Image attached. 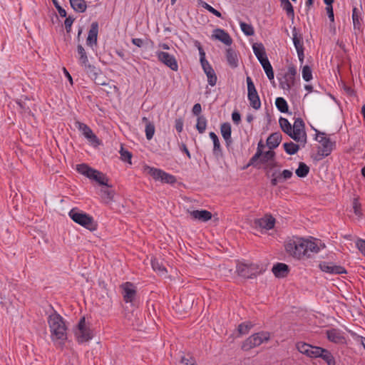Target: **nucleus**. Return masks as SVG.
I'll return each instance as SVG.
<instances>
[{
  "label": "nucleus",
  "mask_w": 365,
  "mask_h": 365,
  "mask_svg": "<svg viewBox=\"0 0 365 365\" xmlns=\"http://www.w3.org/2000/svg\"><path fill=\"white\" fill-rule=\"evenodd\" d=\"M325 245L320 241L309 240L300 237H294L288 240L285 245L286 251L295 258L310 257L318 253Z\"/></svg>",
  "instance_id": "1"
},
{
  "label": "nucleus",
  "mask_w": 365,
  "mask_h": 365,
  "mask_svg": "<svg viewBox=\"0 0 365 365\" xmlns=\"http://www.w3.org/2000/svg\"><path fill=\"white\" fill-rule=\"evenodd\" d=\"M52 341L63 345L67 339V327L63 318L56 312L48 317Z\"/></svg>",
  "instance_id": "2"
},
{
  "label": "nucleus",
  "mask_w": 365,
  "mask_h": 365,
  "mask_svg": "<svg viewBox=\"0 0 365 365\" xmlns=\"http://www.w3.org/2000/svg\"><path fill=\"white\" fill-rule=\"evenodd\" d=\"M68 216L78 225L85 228L93 231L97 228V224L89 215L80 211L78 208H73L68 212Z\"/></svg>",
  "instance_id": "3"
},
{
  "label": "nucleus",
  "mask_w": 365,
  "mask_h": 365,
  "mask_svg": "<svg viewBox=\"0 0 365 365\" xmlns=\"http://www.w3.org/2000/svg\"><path fill=\"white\" fill-rule=\"evenodd\" d=\"M270 334L267 331H261L252 334L248 337L242 344V349L248 351L251 349L261 345L263 342L269 341Z\"/></svg>",
  "instance_id": "4"
},
{
  "label": "nucleus",
  "mask_w": 365,
  "mask_h": 365,
  "mask_svg": "<svg viewBox=\"0 0 365 365\" xmlns=\"http://www.w3.org/2000/svg\"><path fill=\"white\" fill-rule=\"evenodd\" d=\"M195 45L197 46V47L198 48L200 56L201 66L203 68L204 72L205 73V74L207 76L208 83L211 86H215V84L217 83V76L215 73V71L211 67V66L210 65L208 61L205 59V53L203 48H202L200 43L198 41H196Z\"/></svg>",
  "instance_id": "5"
},
{
  "label": "nucleus",
  "mask_w": 365,
  "mask_h": 365,
  "mask_svg": "<svg viewBox=\"0 0 365 365\" xmlns=\"http://www.w3.org/2000/svg\"><path fill=\"white\" fill-rule=\"evenodd\" d=\"M291 138L304 145L307 143V133L305 132V125L303 120L300 118H296L292 125V132Z\"/></svg>",
  "instance_id": "6"
},
{
  "label": "nucleus",
  "mask_w": 365,
  "mask_h": 365,
  "mask_svg": "<svg viewBox=\"0 0 365 365\" xmlns=\"http://www.w3.org/2000/svg\"><path fill=\"white\" fill-rule=\"evenodd\" d=\"M317 139L322 145L319 148L317 155L320 156V159L330 155L334 148V143L325 136V133L318 132Z\"/></svg>",
  "instance_id": "7"
},
{
  "label": "nucleus",
  "mask_w": 365,
  "mask_h": 365,
  "mask_svg": "<svg viewBox=\"0 0 365 365\" xmlns=\"http://www.w3.org/2000/svg\"><path fill=\"white\" fill-rule=\"evenodd\" d=\"M75 335L78 341L80 343L88 341L92 339V332L89 327L86 325L84 317L81 319L79 321L77 325V328L75 330Z\"/></svg>",
  "instance_id": "8"
},
{
  "label": "nucleus",
  "mask_w": 365,
  "mask_h": 365,
  "mask_svg": "<svg viewBox=\"0 0 365 365\" xmlns=\"http://www.w3.org/2000/svg\"><path fill=\"white\" fill-rule=\"evenodd\" d=\"M247 84V98L250 101V106L255 110H258L261 107V101L255 88L254 83L250 76L246 78Z\"/></svg>",
  "instance_id": "9"
},
{
  "label": "nucleus",
  "mask_w": 365,
  "mask_h": 365,
  "mask_svg": "<svg viewBox=\"0 0 365 365\" xmlns=\"http://www.w3.org/2000/svg\"><path fill=\"white\" fill-rule=\"evenodd\" d=\"M145 170H147L148 174H150L156 180H160L169 184H173L176 181L175 176L168 174L162 170L148 166L145 168Z\"/></svg>",
  "instance_id": "10"
},
{
  "label": "nucleus",
  "mask_w": 365,
  "mask_h": 365,
  "mask_svg": "<svg viewBox=\"0 0 365 365\" xmlns=\"http://www.w3.org/2000/svg\"><path fill=\"white\" fill-rule=\"evenodd\" d=\"M237 272L241 277L252 278L258 272V267L254 264L241 263L237 264Z\"/></svg>",
  "instance_id": "11"
},
{
  "label": "nucleus",
  "mask_w": 365,
  "mask_h": 365,
  "mask_svg": "<svg viewBox=\"0 0 365 365\" xmlns=\"http://www.w3.org/2000/svg\"><path fill=\"white\" fill-rule=\"evenodd\" d=\"M297 349L302 354L311 358H317L320 347L314 346L305 342L299 341L296 344Z\"/></svg>",
  "instance_id": "12"
},
{
  "label": "nucleus",
  "mask_w": 365,
  "mask_h": 365,
  "mask_svg": "<svg viewBox=\"0 0 365 365\" xmlns=\"http://www.w3.org/2000/svg\"><path fill=\"white\" fill-rule=\"evenodd\" d=\"M158 60L169 67L171 70L176 71L178 69V66L175 58L164 51L157 52Z\"/></svg>",
  "instance_id": "13"
},
{
  "label": "nucleus",
  "mask_w": 365,
  "mask_h": 365,
  "mask_svg": "<svg viewBox=\"0 0 365 365\" xmlns=\"http://www.w3.org/2000/svg\"><path fill=\"white\" fill-rule=\"evenodd\" d=\"M319 267L322 272L331 274H340L346 273V270L344 267L336 265L333 262H322L319 264Z\"/></svg>",
  "instance_id": "14"
},
{
  "label": "nucleus",
  "mask_w": 365,
  "mask_h": 365,
  "mask_svg": "<svg viewBox=\"0 0 365 365\" xmlns=\"http://www.w3.org/2000/svg\"><path fill=\"white\" fill-rule=\"evenodd\" d=\"M123 289V299L125 302H132L136 294V289L131 282H125L121 285Z\"/></svg>",
  "instance_id": "15"
},
{
  "label": "nucleus",
  "mask_w": 365,
  "mask_h": 365,
  "mask_svg": "<svg viewBox=\"0 0 365 365\" xmlns=\"http://www.w3.org/2000/svg\"><path fill=\"white\" fill-rule=\"evenodd\" d=\"M275 224V219L269 215H266L264 217L256 219L255 225L262 229L271 230L274 227Z\"/></svg>",
  "instance_id": "16"
},
{
  "label": "nucleus",
  "mask_w": 365,
  "mask_h": 365,
  "mask_svg": "<svg viewBox=\"0 0 365 365\" xmlns=\"http://www.w3.org/2000/svg\"><path fill=\"white\" fill-rule=\"evenodd\" d=\"M76 125L77 128L90 142L92 143H98V138L87 125L80 122H77Z\"/></svg>",
  "instance_id": "17"
},
{
  "label": "nucleus",
  "mask_w": 365,
  "mask_h": 365,
  "mask_svg": "<svg viewBox=\"0 0 365 365\" xmlns=\"http://www.w3.org/2000/svg\"><path fill=\"white\" fill-rule=\"evenodd\" d=\"M98 34V24L93 22L88 31V37L86 39V44L90 47L97 43V37Z\"/></svg>",
  "instance_id": "18"
},
{
  "label": "nucleus",
  "mask_w": 365,
  "mask_h": 365,
  "mask_svg": "<svg viewBox=\"0 0 365 365\" xmlns=\"http://www.w3.org/2000/svg\"><path fill=\"white\" fill-rule=\"evenodd\" d=\"M212 38L218 40L227 46H230L232 43V39L230 35L222 29H216L213 31Z\"/></svg>",
  "instance_id": "19"
},
{
  "label": "nucleus",
  "mask_w": 365,
  "mask_h": 365,
  "mask_svg": "<svg viewBox=\"0 0 365 365\" xmlns=\"http://www.w3.org/2000/svg\"><path fill=\"white\" fill-rule=\"evenodd\" d=\"M301 39H302L301 36H297V33L296 32V29L294 28V31H293V43H294V47L297 50L299 60L301 62V63H303L304 55L303 43L302 42Z\"/></svg>",
  "instance_id": "20"
},
{
  "label": "nucleus",
  "mask_w": 365,
  "mask_h": 365,
  "mask_svg": "<svg viewBox=\"0 0 365 365\" xmlns=\"http://www.w3.org/2000/svg\"><path fill=\"white\" fill-rule=\"evenodd\" d=\"M252 49L255 55L257 58L258 61L261 64L264 62H266L268 60L264 47L261 43H255L252 45Z\"/></svg>",
  "instance_id": "21"
},
{
  "label": "nucleus",
  "mask_w": 365,
  "mask_h": 365,
  "mask_svg": "<svg viewBox=\"0 0 365 365\" xmlns=\"http://www.w3.org/2000/svg\"><path fill=\"white\" fill-rule=\"evenodd\" d=\"M189 213L192 219L201 222H207L212 218V213L205 210L189 211Z\"/></svg>",
  "instance_id": "22"
},
{
  "label": "nucleus",
  "mask_w": 365,
  "mask_h": 365,
  "mask_svg": "<svg viewBox=\"0 0 365 365\" xmlns=\"http://www.w3.org/2000/svg\"><path fill=\"white\" fill-rule=\"evenodd\" d=\"M220 132H221V134H222L224 140L226 142L227 145L229 146L232 142V138H231L232 130H231L230 123H222L220 126Z\"/></svg>",
  "instance_id": "23"
},
{
  "label": "nucleus",
  "mask_w": 365,
  "mask_h": 365,
  "mask_svg": "<svg viewBox=\"0 0 365 365\" xmlns=\"http://www.w3.org/2000/svg\"><path fill=\"white\" fill-rule=\"evenodd\" d=\"M272 272L277 277H284L288 274L289 267L284 263H277L273 266Z\"/></svg>",
  "instance_id": "24"
},
{
  "label": "nucleus",
  "mask_w": 365,
  "mask_h": 365,
  "mask_svg": "<svg viewBox=\"0 0 365 365\" xmlns=\"http://www.w3.org/2000/svg\"><path fill=\"white\" fill-rule=\"evenodd\" d=\"M327 338L329 341L334 343H343L344 337L339 330L333 329L327 331Z\"/></svg>",
  "instance_id": "25"
},
{
  "label": "nucleus",
  "mask_w": 365,
  "mask_h": 365,
  "mask_svg": "<svg viewBox=\"0 0 365 365\" xmlns=\"http://www.w3.org/2000/svg\"><path fill=\"white\" fill-rule=\"evenodd\" d=\"M282 140V135L280 133L277 132L271 134L267 139V145L269 149L276 148Z\"/></svg>",
  "instance_id": "26"
},
{
  "label": "nucleus",
  "mask_w": 365,
  "mask_h": 365,
  "mask_svg": "<svg viewBox=\"0 0 365 365\" xmlns=\"http://www.w3.org/2000/svg\"><path fill=\"white\" fill-rule=\"evenodd\" d=\"M318 354L317 358H322L328 365H335V359L329 351L320 347Z\"/></svg>",
  "instance_id": "27"
},
{
  "label": "nucleus",
  "mask_w": 365,
  "mask_h": 365,
  "mask_svg": "<svg viewBox=\"0 0 365 365\" xmlns=\"http://www.w3.org/2000/svg\"><path fill=\"white\" fill-rule=\"evenodd\" d=\"M89 178L96 181L98 183H99L101 185H105L106 187H110L107 183L108 179L106 177V175L103 173H101L97 170L94 169V170L93 171V173L91 175Z\"/></svg>",
  "instance_id": "28"
},
{
  "label": "nucleus",
  "mask_w": 365,
  "mask_h": 365,
  "mask_svg": "<svg viewBox=\"0 0 365 365\" xmlns=\"http://www.w3.org/2000/svg\"><path fill=\"white\" fill-rule=\"evenodd\" d=\"M209 135L213 141V154L216 157L222 156V151L217 135L214 132H210Z\"/></svg>",
  "instance_id": "29"
},
{
  "label": "nucleus",
  "mask_w": 365,
  "mask_h": 365,
  "mask_svg": "<svg viewBox=\"0 0 365 365\" xmlns=\"http://www.w3.org/2000/svg\"><path fill=\"white\" fill-rule=\"evenodd\" d=\"M226 58L229 65L232 68L238 66V58L236 52L231 48L226 51Z\"/></svg>",
  "instance_id": "30"
},
{
  "label": "nucleus",
  "mask_w": 365,
  "mask_h": 365,
  "mask_svg": "<svg viewBox=\"0 0 365 365\" xmlns=\"http://www.w3.org/2000/svg\"><path fill=\"white\" fill-rule=\"evenodd\" d=\"M70 4L73 9L76 12L83 13L87 8L84 0H70Z\"/></svg>",
  "instance_id": "31"
},
{
  "label": "nucleus",
  "mask_w": 365,
  "mask_h": 365,
  "mask_svg": "<svg viewBox=\"0 0 365 365\" xmlns=\"http://www.w3.org/2000/svg\"><path fill=\"white\" fill-rule=\"evenodd\" d=\"M151 264L153 270L158 272L159 274L165 275L167 273V269L162 261L153 259L151 260Z\"/></svg>",
  "instance_id": "32"
},
{
  "label": "nucleus",
  "mask_w": 365,
  "mask_h": 365,
  "mask_svg": "<svg viewBox=\"0 0 365 365\" xmlns=\"http://www.w3.org/2000/svg\"><path fill=\"white\" fill-rule=\"evenodd\" d=\"M281 129L289 137L292 135V126L287 118L281 117L279 120Z\"/></svg>",
  "instance_id": "33"
},
{
  "label": "nucleus",
  "mask_w": 365,
  "mask_h": 365,
  "mask_svg": "<svg viewBox=\"0 0 365 365\" xmlns=\"http://www.w3.org/2000/svg\"><path fill=\"white\" fill-rule=\"evenodd\" d=\"M27 101H29V99L26 97L24 100H20L17 101L16 103L19 105L20 109L21 110V113L33 115V113H31V105L27 103Z\"/></svg>",
  "instance_id": "34"
},
{
  "label": "nucleus",
  "mask_w": 365,
  "mask_h": 365,
  "mask_svg": "<svg viewBox=\"0 0 365 365\" xmlns=\"http://www.w3.org/2000/svg\"><path fill=\"white\" fill-rule=\"evenodd\" d=\"M283 146L285 152L289 155H294L299 149V145L292 142L285 143Z\"/></svg>",
  "instance_id": "35"
},
{
  "label": "nucleus",
  "mask_w": 365,
  "mask_h": 365,
  "mask_svg": "<svg viewBox=\"0 0 365 365\" xmlns=\"http://www.w3.org/2000/svg\"><path fill=\"white\" fill-rule=\"evenodd\" d=\"M359 16H360V11L358 8L354 7L352 11V20H353V24H354V30H360V21H359Z\"/></svg>",
  "instance_id": "36"
},
{
  "label": "nucleus",
  "mask_w": 365,
  "mask_h": 365,
  "mask_svg": "<svg viewBox=\"0 0 365 365\" xmlns=\"http://www.w3.org/2000/svg\"><path fill=\"white\" fill-rule=\"evenodd\" d=\"M309 172V168L304 163H299L298 168L296 170V175L299 178L306 177Z\"/></svg>",
  "instance_id": "37"
},
{
  "label": "nucleus",
  "mask_w": 365,
  "mask_h": 365,
  "mask_svg": "<svg viewBox=\"0 0 365 365\" xmlns=\"http://www.w3.org/2000/svg\"><path fill=\"white\" fill-rule=\"evenodd\" d=\"M275 105L277 109L282 113L288 112V105L287 101L282 97L277 98Z\"/></svg>",
  "instance_id": "38"
},
{
  "label": "nucleus",
  "mask_w": 365,
  "mask_h": 365,
  "mask_svg": "<svg viewBox=\"0 0 365 365\" xmlns=\"http://www.w3.org/2000/svg\"><path fill=\"white\" fill-rule=\"evenodd\" d=\"M207 127V120L205 116L200 115L197 119L196 128L200 133H203Z\"/></svg>",
  "instance_id": "39"
},
{
  "label": "nucleus",
  "mask_w": 365,
  "mask_h": 365,
  "mask_svg": "<svg viewBox=\"0 0 365 365\" xmlns=\"http://www.w3.org/2000/svg\"><path fill=\"white\" fill-rule=\"evenodd\" d=\"M82 66H84L86 71L93 80L101 73L95 66L89 64L88 62Z\"/></svg>",
  "instance_id": "40"
},
{
  "label": "nucleus",
  "mask_w": 365,
  "mask_h": 365,
  "mask_svg": "<svg viewBox=\"0 0 365 365\" xmlns=\"http://www.w3.org/2000/svg\"><path fill=\"white\" fill-rule=\"evenodd\" d=\"M77 52L79 55V62L81 65L86 64L88 61L86 52L81 44H78L77 46Z\"/></svg>",
  "instance_id": "41"
},
{
  "label": "nucleus",
  "mask_w": 365,
  "mask_h": 365,
  "mask_svg": "<svg viewBox=\"0 0 365 365\" xmlns=\"http://www.w3.org/2000/svg\"><path fill=\"white\" fill-rule=\"evenodd\" d=\"M77 170L81 174L86 175L89 178L94 169L90 168L86 164H80L77 165Z\"/></svg>",
  "instance_id": "42"
},
{
  "label": "nucleus",
  "mask_w": 365,
  "mask_h": 365,
  "mask_svg": "<svg viewBox=\"0 0 365 365\" xmlns=\"http://www.w3.org/2000/svg\"><path fill=\"white\" fill-rule=\"evenodd\" d=\"M264 147L262 141H259L257 145V150L256 153L252 157L250 160L249 165H254L255 162H257L260 156L262 155V148Z\"/></svg>",
  "instance_id": "43"
},
{
  "label": "nucleus",
  "mask_w": 365,
  "mask_h": 365,
  "mask_svg": "<svg viewBox=\"0 0 365 365\" xmlns=\"http://www.w3.org/2000/svg\"><path fill=\"white\" fill-rule=\"evenodd\" d=\"M261 65L262 66V67L267 74V78L269 80H273L274 79V71H273L272 65L270 64L269 61H267L266 62H264V63H262V64H261Z\"/></svg>",
  "instance_id": "44"
},
{
  "label": "nucleus",
  "mask_w": 365,
  "mask_h": 365,
  "mask_svg": "<svg viewBox=\"0 0 365 365\" xmlns=\"http://www.w3.org/2000/svg\"><path fill=\"white\" fill-rule=\"evenodd\" d=\"M241 30L247 36H252L255 34L253 27L248 24L245 22H240V24Z\"/></svg>",
  "instance_id": "45"
},
{
  "label": "nucleus",
  "mask_w": 365,
  "mask_h": 365,
  "mask_svg": "<svg viewBox=\"0 0 365 365\" xmlns=\"http://www.w3.org/2000/svg\"><path fill=\"white\" fill-rule=\"evenodd\" d=\"M281 6H282L283 9L286 11L287 16L293 19L294 16V12L290 1L287 0V1H284V4H281Z\"/></svg>",
  "instance_id": "46"
},
{
  "label": "nucleus",
  "mask_w": 365,
  "mask_h": 365,
  "mask_svg": "<svg viewBox=\"0 0 365 365\" xmlns=\"http://www.w3.org/2000/svg\"><path fill=\"white\" fill-rule=\"evenodd\" d=\"M252 324L251 322H245L240 324L238 326V332L240 334H246L249 332L250 329L252 327Z\"/></svg>",
  "instance_id": "47"
},
{
  "label": "nucleus",
  "mask_w": 365,
  "mask_h": 365,
  "mask_svg": "<svg viewBox=\"0 0 365 365\" xmlns=\"http://www.w3.org/2000/svg\"><path fill=\"white\" fill-rule=\"evenodd\" d=\"M155 133V126L153 123H147L145 126V135L148 140L152 139Z\"/></svg>",
  "instance_id": "48"
},
{
  "label": "nucleus",
  "mask_w": 365,
  "mask_h": 365,
  "mask_svg": "<svg viewBox=\"0 0 365 365\" xmlns=\"http://www.w3.org/2000/svg\"><path fill=\"white\" fill-rule=\"evenodd\" d=\"M302 78L305 81H309L312 78V69L309 66H304L302 68Z\"/></svg>",
  "instance_id": "49"
},
{
  "label": "nucleus",
  "mask_w": 365,
  "mask_h": 365,
  "mask_svg": "<svg viewBox=\"0 0 365 365\" xmlns=\"http://www.w3.org/2000/svg\"><path fill=\"white\" fill-rule=\"evenodd\" d=\"M274 155V152L272 150H269L264 153H262V155L260 156V161L262 163H268L269 160L271 161L273 160Z\"/></svg>",
  "instance_id": "50"
},
{
  "label": "nucleus",
  "mask_w": 365,
  "mask_h": 365,
  "mask_svg": "<svg viewBox=\"0 0 365 365\" xmlns=\"http://www.w3.org/2000/svg\"><path fill=\"white\" fill-rule=\"evenodd\" d=\"M102 193V197L106 202H110L113 200V194L112 191L108 190V189H101V190Z\"/></svg>",
  "instance_id": "51"
},
{
  "label": "nucleus",
  "mask_w": 365,
  "mask_h": 365,
  "mask_svg": "<svg viewBox=\"0 0 365 365\" xmlns=\"http://www.w3.org/2000/svg\"><path fill=\"white\" fill-rule=\"evenodd\" d=\"M202 6L203 8L207 9L208 11H210V13H212L215 16H217L219 18L222 17V14H221V13L220 11H218L217 10H216L215 9L212 7L210 5H209L206 2L202 1Z\"/></svg>",
  "instance_id": "52"
},
{
  "label": "nucleus",
  "mask_w": 365,
  "mask_h": 365,
  "mask_svg": "<svg viewBox=\"0 0 365 365\" xmlns=\"http://www.w3.org/2000/svg\"><path fill=\"white\" fill-rule=\"evenodd\" d=\"M353 210L354 214L358 216L361 217L362 213L361 210V204L359 202L358 199L354 198L353 200Z\"/></svg>",
  "instance_id": "53"
},
{
  "label": "nucleus",
  "mask_w": 365,
  "mask_h": 365,
  "mask_svg": "<svg viewBox=\"0 0 365 365\" xmlns=\"http://www.w3.org/2000/svg\"><path fill=\"white\" fill-rule=\"evenodd\" d=\"M120 153L121 155V159L123 160L127 161L129 163H131L132 154L129 151L125 150L123 148H121Z\"/></svg>",
  "instance_id": "54"
},
{
  "label": "nucleus",
  "mask_w": 365,
  "mask_h": 365,
  "mask_svg": "<svg viewBox=\"0 0 365 365\" xmlns=\"http://www.w3.org/2000/svg\"><path fill=\"white\" fill-rule=\"evenodd\" d=\"M180 365H197L195 360L192 357L182 356Z\"/></svg>",
  "instance_id": "55"
},
{
  "label": "nucleus",
  "mask_w": 365,
  "mask_h": 365,
  "mask_svg": "<svg viewBox=\"0 0 365 365\" xmlns=\"http://www.w3.org/2000/svg\"><path fill=\"white\" fill-rule=\"evenodd\" d=\"M279 178L282 180V181H284L292 178V172L289 170H284L281 173H279Z\"/></svg>",
  "instance_id": "56"
},
{
  "label": "nucleus",
  "mask_w": 365,
  "mask_h": 365,
  "mask_svg": "<svg viewBox=\"0 0 365 365\" xmlns=\"http://www.w3.org/2000/svg\"><path fill=\"white\" fill-rule=\"evenodd\" d=\"M52 2L53 4V5L55 6V7L56 8V9L58 10V12L59 14V15L61 16V17H66V11L64 9H63L58 4V1L57 0H52Z\"/></svg>",
  "instance_id": "57"
},
{
  "label": "nucleus",
  "mask_w": 365,
  "mask_h": 365,
  "mask_svg": "<svg viewBox=\"0 0 365 365\" xmlns=\"http://www.w3.org/2000/svg\"><path fill=\"white\" fill-rule=\"evenodd\" d=\"M356 245L361 254L365 256V240H358L356 242Z\"/></svg>",
  "instance_id": "58"
},
{
  "label": "nucleus",
  "mask_w": 365,
  "mask_h": 365,
  "mask_svg": "<svg viewBox=\"0 0 365 365\" xmlns=\"http://www.w3.org/2000/svg\"><path fill=\"white\" fill-rule=\"evenodd\" d=\"M94 82L98 85H106V82L105 81V77L103 75L100 73L96 78L93 79Z\"/></svg>",
  "instance_id": "59"
},
{
  "label": "nucleus",
  "mask_w": 365,
  "mask_h": 365,
  "mask_svg": "<svg viewBox=\"0 0 365 365\" xmlns=\"http://www.w3.org/2000/svg\"><path fill=\"white\" fill-rule=\"evenodd\" d=\"M73 21L74 19L71 18V16H68L66 19L64 21L65 27L68 33L71 31V26L73 24Z\"/></svg>",
  "instance_id": "60"
},
{
  "label": "nucleus",
  "mask_w": 365,
  "mask_h": 365,
  "mask_svg": "<svg viewBox=\"0 0 365 365\" xmlns=\"http://www.w3.org/2000/svg\"><path fill=\"white\" fill-rule=\"evenodd\" d=\"M175 127L178 132L180 133L182 130L183 120L182 118H177L175 121Z\"/></svg>",
  "instance_id": "61"
},
{
  "label": "nucleus",
  "mask_w": 365,
  "mask_h": 365,
  "mask_svg": "<svg viewBox=\"0 0 365 365\" xmlns=\"http://www.w3.org/2000/svg\"><path fill=\"white\" fill-rule=\"evenodd\" d=\"M279 182H282L281 179L279 178V175L277 173V172H274L272 174V180L271 183L273 186H275L277 185Z\"/></svg>",
  "instance_id": "62"
},
{
  "label": "nucleus",
  "mask_w": 365,
  "mask_h": 365,
  "mask_svg": "<svg viewBox=\"0 0 365 365\" xmlns=\"http://www.w3.org/2000/svg\"><path fill=\"white\" fill-rule=\"evenodd\" d=\"M201 111H202L201 105L200 103L195 104L194 106L192 107V113L195 115L200 116L199 115L201 113Z\"/></svg>",
  "instance_id": "63"
},
{
  "label": "nucleus",
  "mask_w": 365,
  "mask_h": 365,
  "mask_svg": "<svg viewBox=\"0 0 365 365\" xmlns=\"http://www.w3.org/2000/svg\"><path fill=\"white\" fill-rule=\"evenodd\" d=\"M297 74V70L294 67H289L287 73L285 74L286 76L294 78Z\"/></svg>",
  "instance_id": "64"
}]
</instances>
